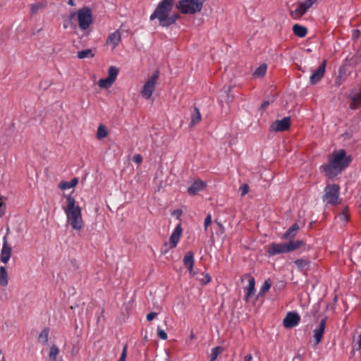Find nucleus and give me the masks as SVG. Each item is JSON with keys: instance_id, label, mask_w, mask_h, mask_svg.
Masks as SVG:
<instances>
[{"instance_id": "c03bdc74", "label": "nucleus", "mask_w": 361, "mask_h": 361, "mask_svg": "<svg viewBox=\"0 0 361 361\" xmlns=\"http://www.w3.org/2000/svg\"><path fill=\"white\" fill-rule=\"evenodd\" d=\"M212 223V215L210 214H207L204 219V230L207 231L208 226Z\"/></svg>"}, {"instance_id": "7c9ffc66", "label": "nucleus", "mask_w": 361, "mask_h": 361, "mask_svg": "<svg viewBox=\"0 0 361 361\" xmlns=\"http://www.w3.org/2000/svg\"><path fill=\"white\" fill-rule=\"evenodd\" d=\"M350 65L356 66L361 63V49H359L357 53L350 59Z\"/></svg>"}, {"instance_id": "79ce46f5", "label": "nucleus", "mask_w": 361, "mask_h": 361, "mask_svg": "<svg viewBox=\"0 0 361 361\" xmlns=\"http://www.w3.org/2000/svg\"><path fill=\"white\" fill-rule=\"evenodd\" d=\"M157 335L161 339H163V340L167 339L166 333L164 330L161 329L160 328H158V329H157Z\"/></svg>"}, {"instance_id": "a211bd4d", "label": "nucleus", "mask_w": 361, "mask_h": 361, "mask_svg": "<svg viewBox=\"0 0 361 361\" xmlns=\"http://www.w3.org/2000/svg\"><path fill=\"white\" fill-rule=\"evenodd\" d=\"M121 40V35L118 30L110 34L106 41V45H111L112 49H114Z\"/></svg>"}, {"instance_id": "7ed1b4c3", "label": "nucleus", "mask_w": 361, "mask_h": 361, "mask_svg": "<svg viewBox=\"0 0 361 361\" xmlns=\"http://www.w3.org/2000/svg\"><path fill=\"white\" fill-rule=\"evenodd\" d=\"M173 4L174 0H162L151 15L150 20H153L157 18L159 21V25L163 26L169 16V13L172 10Z\"/></svg>"}, {"instance_id": "6e6d98bb", "label": "nucleus", "mask_w": 361, "mask_h": 361, "mask_svg": "<svg viewBox=\"0 0 361 361\" xmlns=\"http://www.w3.org/2000/svg\"><path fill=\"white\" fill-rule=\"evenodd\" d=\"M298 360H300V355H299V354H298V355H295V356L294 357V358H293V361H295V360H298Z\"/></svg>"}, {"instance_id": "bb28decb", "label": "nucleus", "mask_w": 361, "mask_h": 361, "mask_svg": "<svg viewBox=\"0 0 361 361\" xmlns=\"http://www.w3.org/2000/svg\"><path fill=\"white\" fill-rule=\"evenodd\" d=\"M267 65L266 63L261 64L253 73L255 78H262L266 74Z\"/></svg>"}, {"instance_id": "dca6fc26", "label": "nucleus", "mask_w": 361, "mask_h": 361, "mask_svg": "<svg viewBox=\"0 0 361 361\" xmlns=\"http://www.w3.org/2000/svg\"><path fill=\"white\" fill-rule=\"evenodd\" d=\"M184 266L188 269L190 275L194 276L195 274L193 271V266L195 263L193 252L190 251L188 252L183 257Z\"/></svg>"}, {"instance_id": "72a5a7b5", "label": "nucleus", "mask_w": 361, "mask_h": 361, "mask_svg": "<svg viewBox=\"0 0 361 361\" xmlns=\"http://www.w3.org/2000/svg\"><path fill=\"white\" fill-rule=\"evenodd\" d=\"M180 18L179 14H173L172 16H169L166 22L164 23L162 27H168L172 24H173L178 18Z\"/></svg>"}, {"instance_id": "5fc2aeb1", "label": "nucleus", "mask_w": 361, "mask_h": 361, "mask_svg": "<svg viewBox=\"0 0 361 361\" xmlns=\"http://www.w3.org/2000/svg\"><path fill=\"white\" fill-rule=\"evenodd\" d=\"M360 36V30H355L353 32V37L357 38Z\"/></svg>"}, {"instance_id": "423d86ee", "label": "nucleus", "mask_w": 361, "mask_h": 361, "mask_svg": "<svg viewBox=\"0 0 361 361\" xmlns=\"http://www.w3.org/2000/svg\"><path fill=\"white\" fill-rule=\"evenodd\" d=\"M203 6L202 1L198 0H180L176 8L183 14H195L200 12Z\"/></svg>"}, {"instance_id": "a19ab883", "label": "nucleus", "mask_w": 361, "mask_h": 361, "mask_svg": "<svg viewBox=\"0 0 361 361\" xmlns=\"http://www.w3.org/2000/svg\"><path fill=\"white\" fill-rule=\"evenodd\" d=\"M42 8V5L41 4H32L31 6V13L32 14H35L39 9Z\"/></svg>"}, {"instance_id": "20e7f679", "label": "nucleus", "mask_w": 361, "mask_h": 361, "mask_svg": "<svg viewBox=\"0 0 361 361\" xmlns=\"http://www.w3.org/2000/svg\"><path fill=\"white\" fill-rule=\"evenodd\" d=\"M77 16L79 27L82 30H87L92 23V13L91 9L87 6H84L79 9L78 12H71L69 18L73 19Z\"/></svg>"}, {"instance_id": "9d476101", "label": "nucleus", "mask_w": 361, "mask_h": 361, "mask_svg": "<svg viewBox=\"0 0 361 361\" xmlns=\"http://www.w3.org/2000/svg\"><path fill=\"white\" fill-rule=\"evenodd\" d=\"M247 279L248 281V287L246 288V294L245 300L248 302L250 298L255 295V280L250 274H245L242 276V280Z\"/></svg>"}, {"instance_id": "c756f323", "label": "nucleus", "mask_w": 361, "mask_h": 361, "mask_svg": "<svg viewBox=\"0 0 361 361\" xmlns=\"http://www.w3.org/2000/svg\"><path fill=\"white\" fill-rule=\"evenodd\" d=\"M118 68L115 66H110L108 71V78L114 82L118 74Z\"/></svg>"}, {"instance_id": "4d7b16f0", "label": "nucleus", "mask_w": 361, "mask_h": 361, "mask_svg": "<svg viewBox=\"0 0 361 361\" xmlns=\"http://www.w3.org/2000/svg\"><path fill=\"white\" fill-rule=\"evenodd\" d=\"M218 226L222 230V233H223L224 231V228L223 225L221 223H218Z\"/></svg>"}, {"instance_id": "f257e3e1", "label": "nucleus", "mask_w": 361, "mask_h": 361, "mask_svg": "<svg viewBox=\"0 0 361 361\" xmlns=\"http://www.w3.org/2000/svg\"><path fill=\"white\" fill-rule=\"evenodd\" d=\"M351 161L344 149H339L329 155V162L322 165L320 170L328 178H334L348 166Z\"/></svg>"}, {"instance_id": "a878e982", "label": "nucleus", "mask_w": 361, "mask_h": 361, "mask_svg": "<svg viewBox=\"0 0 361 361\" xmlns=\"http://www.w3.org/2000/svg\"><path fill=\"white\" fill-rule=\"evenodd\" d=\"M8 273L4 267H0V286H6L8 285Z\"/></svg>"}, {"instance_id": "4c0bfd02", "label": "nucleus", "mask_w": 361, "mask_h": 361, "mask_svg": "<svg viewBox=\"0 0 361 361\" xmlns=\"http://www.w3.org/2000/svg\"><path fill=\"white\" fill-rule=\"evenodd\" d=\"M222 352V348L221 347H215L212 349V353H211V360L210 361H214L218 355Z\"/></svg>"}, {"instance_id": "49530a36", "label": "nucleus", "mask_w": 361, "mask_h": 361, "mask_svg": "<svg viewBox=\"0 0 361 361\" xmlns=\"http://www.w3.org/2000/svg\"><path fill=\"white\" fill-rule=\"evenodd\" d=\"M201 281H202V283L203 285H206V284H207L208 283H209V282L211 281V277H210V276H209V274H206V275L204 276V279H202L201 280Z\"/></svg>"}, {"instance_id": "a18cd8bd", "label": "nucleus", "mask_w": 361, "mask_h": 361, "mask_svg": "<svg viewBox=\"0 0 361 361\" xmlns=\"http://www.w3.org/2000/svg\"><path fill=\"white\" fill-rule=\"evenodd\" d=\"M241 196L245 195L249 192V186L247 184H244L241 188Z\"/></svg>"}, {"instance_id": "f8f14e48", "label": "nucleus", "mask_w": 361, "mask_h": 361, "mask_svg": "<svg viewBox=\"0 0 361 361\" xmlns=\"http://www.w3.org/2000/svg\"><path fill=\"white\" fill-rule=\"evenodd\" d=\"M12 247L8 243L6 235L3 238V246L0 255V260L4 264H6L11 258Z\"/></svg>"}, {"instance_id": "6e6552de", "label": "nucleus", "mask_w": 361, "mask_h": 361, "mask_svg": "<svg viewBox=\"0 0 361 361\" xmlns=\"http://www.w3.org/2000/svg\"><path fill=\"white\" fill-rule=\"evenodd\" d=\"M317 0H306L305 1H298L297 8L294 11L290 12V16L293 19L300 18L307 11L316 4Z\"/></svg>"}, {"instance_id": "f704fd0d", "label": "nucleus", "mask_w": 361, "mask_h": 361, "mask_svg": "<svg viewBox=\"0 0 361 361\" xmlns=\"http://www.w3.org/2000/svg\"><path fill=\"white\" fill-rule=\"evenodd\" d=\"M294 263L300 271H302L303 269L310 264V261L304 259H296Z\"/></svg>"}, {"instance_id": "bf43d9fd", "label": "nucleus", "mask_w": 361, "mask_h": 361, "mask_svg": "<svg viewBox=\"0 0 361 361\" xmlns=\"http://www.w3.org/2000/svg\"><path fill=\"white\" fill-rule=\"evenodd\" d=\"M194 337L193 334H191V338H192Z\"/></svg>"}, {"instance_id": "603ef678", "label": "nucleus", "mask_w": 361, "mask_h": 361, "mask_svg": "<svg viewBox=\"0 0 361 361\" xmlns=\"http://www.w3.org/2000/svg\"><path fill=\"white\" fill-rule=\"evenodd\" d=\"M252 355L251 354H247L243 357V361H252Z\"/></svg>"}, {"instance_id": "4468645a", "label": "nucleus", "mask_w": 361, "mask_h": 361, "mask_svg": "<svg viewBox=\"0 0 361 361\" xmlns=\"http://www.w3.org/2000/svg\"><path fill=\"white\" fill-rule=\"evenodd\" d=\"M326 321L327 317H325L321 320L319 325L313 331V337L315 340L316 345L319 344L322 340L324 330L326 329Z\"/></svg>"}, {"instance_id": "8fccbe9b", "label": "nucleus", "mask_w": 361, "mask_h": 361, "mask_svg": "<svg viewBox=\"0 0 361 361\" xmlns=\"http://www.w3.org/2000/svg\"><path fill=\"white\" fill-rule=\"evenodd\" d=\"M6 205L2 202H0V216H2L5 212Z\"/></svg>"}, {"instance_id": "3c124183", "label": "nucleus", "mask_w": 361, "mask_h": 361, "mask_svg": "<svg viewBox=\"0 0 361 361\" xmlns=\"http://www.w3.org/2000/svg\"><path fill=\"white\" fill-rule=\"evenodd\" d=\"M269 105V101H264L262 105H261V109H266Z\"/></svg>"}, {"instance_id": "13d9d810", "label": "nucleus", "mask_w": 361, "mask_h": 361, "mask_svg": "<svg viewBox=\"0 0 361 361\" xmlns=\"http://www.w3.org/2000/svg\"><path fill=\"white\" fill-rule=\"evenodd\" d=\"M68 4L71 5V6H74V1L73 0H69L68 1Z\"/></svg>"}, {"instance_id": "09e8293b", "label": "nucleus", "mask_w": 361, "mask_h": 361, "mask_svg": "<svg viewBox=\"0 0 361 361\" xmlns=\"http://www.w3.org/2000/svg\"><path fill=\"white\" fill-rule=\"evenodd\" d=\"M157 314L156 312H152L149 313L147 315V321H149V322L152 321L157 317Z\"/></svg>"}, {"instance_id": "cd10ccee", "label": "nucleus", "mask_w": 361, "mask_h": 361, "mask_svg": "<svg viewBox=\"0 0 361 361\" xmlns=\"http://www.w3.org/2000/svg\"><path fill=\"white\" fill-rule=\"evenodd\" d=\"M107 135H108V130H107L106 127L103 124H100L97 128V138L98 140H102V139L106 137Z\"/></svg>"}, {"instance_id": "c9c22d12", "label": "nucleus", "mask_w": 361, "mask_h": 361, "mask_svg": "<svg viewBox=\"0 0 361 361\" xmlns=\"http://www.w3.org/2000/svg\"><path fill=\"white\" fill-rule=\"evenodd\" d=\"M59 353V350L57 346L52 345L50 348L49 351V357L52 361H56V357Z\"/></svg>"}, {"instance_id": "2f4dec72", "label": "nucleus", "mask_w": 361, "mask_h": 361, "mask_svg": "<svg viewBox=\"0 0 361 361\" xmlns=\"http://www.w3.org/2000/svg\"><path fill=\"white\" fill-rule=\"evenodd\" d=\"M114 82H112L108 78H102L98 81V85L102 88L107 89L113 85Z\"/></svg>"}, {"instance_id": "9b49d317", "label": "nucleus", "mask_w": 361, "mask_h": 361, "mask_svg": "<svg viewBox=\"0 0 361 361\" xmlns=\"http://www.w3.org/2000/svg\"><path fill=\"white\" fill-rule=\"evenodd\" d=\"M300 322V317L296 312H289L283 319V324L284 327L291 329L297 326Z\"/></svg>"}, {"instance_id": "1a4fd4ad", "label": "nucleus", "mask_w": 361, "mask_h": 361, "mask_svg": "<svg viewBox=\"0 0 361 361\" xmlns=\"http://www.w3.org/2000/svg\"><path fill=\"white\" fill-rule=\"evenodd\" d=\"M290 118L284 117L281 120H276L274 121L271 126V128L275 132H283L290 128Z\"/></svg>"}, {"instance_id": "ddd939ff", "label": "nucleus", "mask_w": 361, "mask_h": 361, "mask_svg": "<svg viewBox=\"0 0 361 361\" xmlns=\"http://www.w3.org/2000/svg\"><path fill=\"white\" fill-rule=\"evenodd\" d=\"M327 61L324 60L319 65L318 68L314 71L312 75L310 76V82L312 85L317 84L324 77Z\"/></svg>"}, {"instance_id": "2eb2a0df", "label": "nucleus", "mask_w": 361, "mask_h": 361, "mask_svg": "<svg viewBox=\"0 0 361 361\" xmlns=\"http://www.w3.org/2000/svg\"><path fill=\"white\" fill-rule=\"evenodd\" d=\"M286 252H288L286 243H271L268 250L269 255H275Z\"/></svg>"}, {"instance_id": "de8ad7c7", "label": "nucleus", "mask_w": 361, "mask_h": 361, "mask_svg": "<svg viewBox=\"0 0 361 361\" xmlns=\"http://www.w3.org/2000/svg\"><path fill=\"white\" fill-rule=\"evenodd\" d=\"M133 161L137 164H141L142 161V157L140 154H135L133 157Z\"/></svg>"}, {"instance_id": "393cba45", "label": "nucleus", "mask_w": 361, "mask_h": 361, "mask_svg": "<svg viewBox=\"0 0 361 361\" xmlns=\"http://www.w3.org/2000/svg\"><path fill=\"white\" fill-rule=\"evenodd\" d=\"M361 106V92L352 98V101L350 104V108L351 109H357Z\"/></svg>"}, {"instance_id": "0eeeda50", "label": "nucleus", "mask_w": 361, "mask_h": 361, "mask_svg": "<svg viewBox=\"0 0 361 361\" xmlns=\"http://www.w3.org/2000/svg\"><path fill=\"white\" fill-rule=\"evenodd\" d=\"M159 71H157L153 75L145 82L142 90H141V95L146 99H149L155 89L157 80L159 78Z\"/></svg>"}, {"instance_id": "b1692460", "label": "nucleus", "mask_w": 361, "mask_h": 361, "mask_svg": "<svg viewBox=\"0 0 361 361\" xmlns=\"http://www.w3.org/2000/svg\"><path fill=\"white\" fill-rule=\"evenodd\" d=\"M78 183V179L77 178H74L71 181H68V182H66V181L61 182L59 183V187L61 190H66V189L74 188L75 186L77 185Z\"/></svg>"}, {"instance_id": "c85d7f7f", "label": "nucleus", "mask_w": 361, "mask_h": 361, "mask_svg": "<svg viewBox=\"0 0 361 361\" xmlns=\"http://www.w3.org/2000/svg\"><path fill=\"white\" fill-rule=\"evenodd\" d=\"M49 333V328H44L39 335L38 341L43 344L47 343Z\"/></svg>"}, {"instance_id": "864d4df0", "label": "nucleus", "mask_w": 361, "mask_h": 361, "mask_svg": "<svg viewBox=\"0 0 361 361\" xmlns=\"http://www.w3.org/2000/svg\"><path fill=\"white\" fill-rule=\"evenodd\" d=\"M173 214L178 217L182 214V211L180 209H176L173 212Z\"/></svg>"}, {"instance_id": "4be33fe9", "label": "nucleus", "mask_w": 361, "mask_h": 361, "mask_svg": "<svg viewBox=\"0 0 361 361\" xmlns=\"http://www.w3.org/2000/svg\"><path fill=\"white\" fill-rule=\"evenodd\" d=\"M293 32L296 36L304 37L307 33V29L302 25L295 24L293 26Z\"/></svg>"}, {"instance_id": "473e14b6", "label": "nucleus", "mask_w": 361, "mask_h": 361, "mask_svg": "<svg viewBox=\"0 0 361 361\" xmlns=\"http://www.w3.org/2000/svg\"><path fill=\"white\" fill-rule=\"evenodd\" d=\"M94 54L92 53V51L90 49L82 50L78 52V57L81 59L89 57L92 58Z\"/></svg>"}, {"instance_id": "37998d69", "label": "nucleus", "mask_w": 361, "mask_h": 361, "mask_svg": "<svg viewBox=\"0 0 361 361\" xmlns=\"http://www.w3.org/2000/svg\"><path fill=\"white\" fill-rule=\"evenodd\" d=\"M127 357V345L126 344L123 348L121 355L118 361H126Z\"/></svg>"}, {"instance_id": "412c9836", "label": "nucleus", "mask_w": 361, "mask_h": 361, "mask_svg": "<svg viewBox=\"0 0 361 361\" xmlns=\"http://www.w3.org/2000/svg\"><path fill=\"white\" fill-rule=\"evenodd\" d=\"M300 227L297 223H295L290 228H289L286 232L283 234L285 239H293L297 235V233Z\"/></svg>"}, {"instance_id": "5701e85b", "label": "nucleus", "mask_w": 361, "mask_h": 361, "mask_svg": "<svg viewBox=\"0 0 361 361\" xmlns=\"http://www.w3.org/2000/svg\"><path fill=\"white\" fill-rule=\"evenodd\" d=\"M287 244V249L288 252L293 251L297 249L300 248L302 246L304 245V242L302 240H289Z\"/></svg>"}, {"instance_id": "f3484780", "label": "nucleus", "mask_w": 361, "mask_h": 361, "mask_svg": "<svg viewBox=\"0 0 361 361\" xmlns=\"http://www.w3.org/2000/svg\"><path fill=\"white\" fill-rule=\"evenodd\" d=\"M207 184L205 182L198 179L193 182V183L188 188V192L190 195H195L198 192L202 190Z\"/></svg>"}, {"instance_id": "e433bc0d", "label": "nucleus", "mask_w": 361, "mask_h": 361, "mask_svg": "<svg viewBox=\"0 0 361 361\" xmlns=\"http://www.w3.org/2000/svg\"><path fill=\"white\" fill-rule=\"evenodd\" d=\"M271 286V283L270 279H269L264 281V284L262 285V286L260 288L259 294L264 295L270 289Z\"/></svg>"}, {"instance_id": "ea45409f", "label": "nucleus", "mask_w": 361, "mask_h": 361, "mask_svg": "<svg viewBox=\"0 0 361 361\" xmlns=\"http://www.w3.org/2000/svg\"><path fill=\"white\" fill-rule=\"evenodd\" d=\"M345 73V69L343 67L341 68L338 71V75L336 78V83L338 84V85H340L341 84V80L343 77V74Z\"/></svg>"}, {"instance_id": "58836bf2", "label": "nucleus", "mask_w": 361, "mask_h": 361, "mask_svg": "<svg viewBox=\"0 0 361 361\" xmlns=\"http://www.w3.org/2000/svg\"><path fill=\"white\" fill-rule=\"evenodd\" d=\"M338 217L343 221H348L350 219V214L348 209L345 208L342 212L338 214Z\"/></svg>"}, {"instance_id": "aec40b11", "label": "nucleus", "mask_w": 361, "mask_h": 361, "mask_svg": "<svg viewBox=\"0 0 361 361\" xmlns=\"http://www.w3.org/2000/svg\"><path fill=\"white\" fill-rule=\"evenodd\" d=\"M202 120V116L200 112L199 109L197 106H194L193 111L191 113V121L190 122L189 126L190 128L195 126L197 123H199Z\"/></svg>"}, {"instance_id": "39448f33", "label": "nucleus", "mask_w": 361, "mask_h": 361, "mask_svg": "<svg viewBox=\"0 0 361 361\" xmlns=\"http://www.w3.org/2000/svg\"><path fill=\"white\" fill-rule=\"evenodd\" d=\"M340 186L338 184H326L322 200L327 204L335 206L341 203Z\"/></svg>"}, {"instance_id": "f03ea898", "label": "nucleus", "mask_w": 361, "mask_h": 361, "mask_svg": "<svg viewBox=\"0 0 361 361\" xmlns=\"http://www.w3.org/2000/svg\"><path fill=\"white\" fill-rule=\"evenodd\" d=\"M66 205L63 208L67 216V221L76 231L82 228L84 222L82 218L81 208L75 205V200L71 195L66 196Z\"/></svg>"}, {"instance_id": "6ab92c4d", "label": "nucleus", "mask_w": 361, "mask_h": 361, "mask_svg": "<svg viewBox=\"0 0 361 361\" xmlns=\"http://www.w3.org/2000/svg\"><path fill=\"white\" fill-rule=\"evenodd\" d=\"M181 233H182V228H181L180 224H178L169 238V243L171 244V248H173L177 245V244L179 241L180 237L181 235Z\"/></svg>"}]
</instances>
